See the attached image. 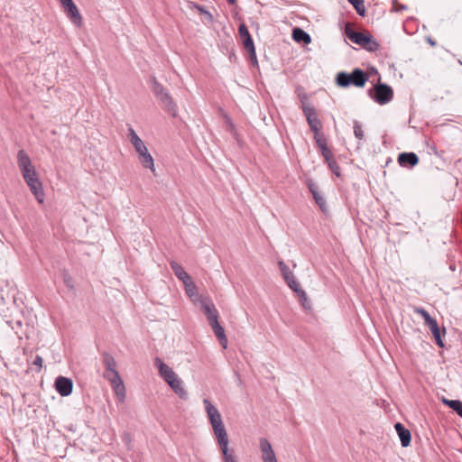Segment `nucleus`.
Listing matches in <instances>:
<instances>
[{"label": "nucleus", "instance_id": "obj_15", "mask_svg": "<svg viewBox=\"0 0 462 462\" xmlns=\"http://www.w3.org/2000/svg\"><path fill=\"white\" fill-rule=\"evenodd\" d=\"M308 188H309L310 191L311 192L316 203L319 205L320 209L323 212H325L326 208H327L326 200H325L324 197L321 195V193L319 191L318 185L315 182H313L312 180H310L308 182Z\"/></svg>", "mask_w": 462, "mask_h": 462}, {"label": "nucleus", "instance_id": "obj_9", "mask_svg": "<svg viewBox=\"0 0 462 462\" xmlns=\"http://www.w3.org/2000/svg\"><path fill=\"white\" fill-rule=\"evenodd\" d=\"M372 97L376 103L384 105L393 99V91L388 85L378 84L374 87V93Z\"/></svg>", "mask_w": 462, "mask_h": 462}, {"label": "nucleus", "instance_id": "obj_22", "mask_svg": "<svg viewBox=\"0 0 462 462\" xmlns=\"http://www.w3.org/2000/svg\"><path fill=\"white\" fill-rule=\"evenodd\" d=\"M170 265H171L174 274L176 275V277L179 280H180L183 283L186 282H189V280L191 279V277L185 272V270L180 263H178L174 261H171L170 263Z\"/></svg>", "mask_w": 462, "mask_h": 462}, {"label": "nucleus", "instance_id": "obj_21", "mask_svg": "<svg viewBox=\"0 0 462 462\" xmlns=\"http://www.w3.org/2000/svg\"><path fill=\"white\" fill-rule=\"evenodd\" d=\"M212 330L214 331L216 337L219 340L223 348L227 347V337L225 334V330L223 327L219 324V322H216L210 325Z\"/></svg>", "mask_w": 462, "mask_h": 462}, {"label": "nucleus", "instance_id": "obj_38", "mask_svg": "<svg viewBox=\"0 0 462 462\" xmlns=\"http://www.w3.org/2000/svg\"><path fill=\"white\" fill-rule=\"evenodd\" d=\"M433 337H434V338H435V340H436L437 345H438L439 346H441V347H442V346H443V342H442V340H441L440 332H439V333H438V334L433 335Z\"/></svg>", "mask_w": 462, "mask_h": 462}, {"label": "nucleus", "instance_id": "obj_36", "mask_svg": "<svg viewBox=\"0 0 462 462\" xmlns=\"http://www.w3.org/2000/svg\"><path fill=\"white\" fill-rule=\"evenodd\" d=\"M63 279H64L65 284L68 287L73 288V281H72V278L70 277V275L69 273H64Z\"/></svg>", "mask_w": 462, "mask_h": 462}, {"label": "nucleus", "instance_id": "obj_39", "mask_svg": "<svg viewBox=\"0 0 462 462\" xmlns=\"http://www.w3.org/2000/svg\"><path fill=\"white\" fill-rule=\"evenodd\" d=\"M360 1L361 0H348V2L351 3L352 5H354V4H359L360 5Z\"/></svg>", "mask_w": 462, "mask_h": 462}, {"label": "nucleus", "instance_id": "obj_31", "mask_svg": "<svg viewBox=\"0 0 462 462\" xmlns=\"http://www.w3.org/2000/svg\"><path fill=\"white\" fill-rule=\"evenodd\" d=\"M354 134L359 140H362L364 137V131L361 125L357 121H355L354 123Z\"/></svg>", "mask_w": 462, "mask_h": 462}, {"label": "nucleus", "instance_id": "obj_34", "mask_svg": "<svg viewBox=\"0 0 462 462\" xmlns=\"http://www.w3.org/2000/svg\"><path fill=\"white\" fill-rule=\"evenodd\" d=\"M320 152L327 162L334 159L333 154L331 151L328 148V146L321 148Z\"/></svg>", "mask_w": 462, "mask_h": 462}, {"label": "nucleus", "instance_id": "obj_30", "mask_svg": "<svg viewBox=\"0 0 462 462\" xmlns=\"http://www.w3.org/2000/svg\"><path fill=\"white\" fill-rule=\"evenodd\" d=\"M414 312L419 314V315H420L422 317V319H424L425 324H427L428 322H430V320L433 319V318L430 317L429 312L425 309H423V308L415 307L414 308Z\"/></svg>", "mask_w": 462, "mask_h": 462}, {"label": "nucleus", "instance_id": "obj_33", "mask_svg": "<svg viewBox=\"0 0 462 462\" xmlns=\"http://www.w3.org/2000/svg\"><path fill=\"white\" fill-rule=\"evenodd\" d=\"M426 325L429 327V328L431 331L432 335H435V334H438V333L440 332L439 325H438V322H437V320L435 319H433L432 320L428 322Z\"/></svg>", "mask_w": 462, "mask_h": 462}, {"label": "nucleus", "instance_id": "obj_18", "mask_svg": "<svg viewBox=\"0 0 462 462\" xmlns=\"http://www.w3.org/2000/svg\"><path fill=\"white\" fill-rule=\"evenodd\" d=\"M394 428L398 433L402 447H408L411 443V432L402 423L397 422Z\"/></svg>", "mask_w": 462, "mask_h": 462}, {"label": "nucleus", "instance_id": "obj_32", "mask_svg": "<svg viewBox=\"0 0 462 462\" xmlns=\"http://www.w3.org/2000/svg\"><path fill=\"white\" fill-rule=\"evenodd\" d=\"M329 169L331 170V171L337 175V176H339L340 175V168L338 166V164L337 163V162L333 159L329 162H327Z\"/></svg>", "mask_w": 462, "mask_h": 462}, {"label": "nucleus", "instance_id": "obj_27", "mask_svg": "<svg viewBox=\"0 0 462 462\" xmlns=\"http://www.w3.org/2000/svg\"><path fill=\"white\" fill-rule=\"evenodd\" d=\"M104 378L110 383L112 388L117 384L119 385L120 383H124L119 373L109 375H104Z\"/></svg>", "mask_w": 462, "mask_h": 462}, {"label": "nucleus", "instance_id": "obj_19", "mask_svg": "<svg viewBox=\"0 0 462 462\" xmlns=\"http://www.w3.org/2000/svg\"><path fill=\"white\" fill-rule=\"evenodd\" d=\"M398 162L402 166H415L419 162V158L414 152H402L398 156Z\"/></svg>", "mask_w": 462, "mask_h": 462}, {"label": "nucleus", "instance_id": "obj_24", "mask_svg": "<svg viewBox=\"0 0 462 462\" xmlns=\"http://www.w3.org/2000/svg\"><path fill=\"white\" fill-rule=\"evenodd\" d=\"M442 402L462 418V402L458 400H448L445 398H443Z\"/></svg>", "mask_w": 462, "mask_h": 462}, {"label": "nucleus", "instance_id": "obj_40", "mask_svg": "<svg viewBox=\"0 0 462 462\" xmlns=\"http://www.w3.org/2000/svg\"><path fill=\"white\" fill-rule=\"evenodd\" d=\"M229 5H235L236 0H226Z\"/></svg>", "mask_w": 462, "mask_h": 462}, {"label": "nucleus", "instance_id": "obj_7", "mask_svg": "<svg viewBox=\"0 0 462 462\" xmlns=\"http://www.w3.org/2000/svg\"><path fill=\"white\" fill-rule=\"evenodd\" d=\"M346 33L351 42L369 51H374L379 47L378 42L369 33L358 32L348 29L346 31Z\"/></svg>", "mask_w": 462, "mask_h": 462}, {"label": "nucleus", "instance_id": "obj_5", "mask_svg": "<svg viewBox=\"0 0 462 462\" xmlns=\"http://www.w3.org/2000/svg\"><path fill=\"white\" fill-rule=\"evenodd\" d=\"M367 80L368 75L360 69H355L351 73L341 71L336 77V83L341 88H363Z\"/></svg>", "mask_w": 462, "mask_h": 462}, {"label": "nucleus", "instance_id": "obj_14", "mask_svg": "<svg viewBox=\"0 0 462 462\" xmlns=\"http://www.w3.org/2000/svg\"><path fill=\"white\" fill-rule=\"evenodd\" d=\"M238 32L243 41L245 49H246L250 53H252L255 57L254 45L249 33V31L245 23H241L239 25Z\"/></svg>", "mask_w": 462, "mask_h": 462}, {"label": "nucleus", "instance_id": "obj_11", "mask_svg": "<svg viewBox=\"0 0 462 462\" xmlns=\"http://www.w3.org/2000/svg\"><path fill=\"white\" fill-rule=\"evenodd\" d=\"M200 306L207 317L209 326L218 321V312L209 299L200 298Z\"/></svg>", "mask_w": 462, "mask_h": 462}, {"label": "nucleus", "instance_id": "obj_35", "mask_svg": "<svg viewBox=\"0 0 462 462\" xmlns=\"http://www.w3.org/2000/svg\"><path fill=\"white\" fill-rule=\"evenodd\" d=\"M353 6L355 7L356 11L357 12V14L359 15L365 16V5H364V0L360 1V5L359 4H354Z\"/></svg>", "mask_w": 462, "mask_h": 462}, {"label": "nucleus", "instance_id": "obj_10", "mask_svg": "<svg viewBox=\"0 0 462 462\" xmlns=\"http://www.w3.org/2000/svg\"><path fill=\"white\" fill-rule=\"evenodd\" d=\"M259 448L263 462H278L275 452L266 438L259 439Z\"/></svg>", "mask_w": 462, "mask_h": 462}, {"label": "nucleus", "instance_id": "obj_37", "mask_svg": "<svg viewBox=\"0 0 462 462\" xmlns=\"http://www.w3.org/2000/svg\"><path fill=\"white\" fill-rule=\"evenodd\" d=\"M43 360L40 356H36L33 360V365H37L39 368L42 366Z\"/></svg>", "mask_w": 462, "mask_h": 462}, {"label": "nucleus", "instance_id": "obj_8", "mask_svg": "<svg viewBox=\"0 0 462 462\" xmlns=\"http://www.w3.org/2000/svg\"><path fill=\"white\" fill-rule=\"evenodd\" d=\"M60 2L70 22L77 27H80L82 25V17L74 2L72 0H60Z\"/></svg>", "mask_w": 462, "mask_h": 462}, {"label": "nucleus", "instance_id": "obj_29", "mask_svg": "<svg viewBox=\"0 0 462 462\" xmlns=\"http://www.w3.org/2000/svg\"><path fill=\"white\" fill-rule=\"evenodd\" d=\"M314 139L319 149L328 146L327 140L321 132L314 133Z\"/></svg>", "mask_w": 462, "mask_h": 462}, {"label": "nucleus", "instance_id": "obj_2", "mask_svg": "<svg viewBox=\"0 0 462 462\" xmlns=\"http://www.w3.org/2000/svg\"><path fill=\"white\" fill-rule=\"evenodd\" d=\"M16 162L24 182L30 189L35 199L40 204H42L45 199L43 186L40 180L39 174L25 150L21 149L17 152Z\"/></svg>", "mask_w": 462, "mask_h": 462}, {"label": "nucleus", "instance_id": "obj_3", "mask_svg": "<svg viewBox=\"0 0 462 462\" xmlns=\"http://www.w3.org/2000/svg\"><path fill=\"white\" fill-rule=\"evenodd\" d=\"M154 363L156 367L158 368L159 374L168 383L171 390L180 399H187L188 393L183 386V381L173 371V369L171 368L168 365H166L162 359L158 357L155 359Z\"/></svg>", "mask_w": 462, "mask_h": 462}, {"label": "nucleus", "instance_id": "obj_25", "mask_svg": "<svg viewBox=\"0 0 462 462\" xmlns=\"http://www.w3.org/2000/svg\"><path fill=\"white\" fill-rule=\"evenodd\" d=\"M191 5L194 9L198 10L200 14L204 15L206 23H212L214 22V17L209 11L196 3H191Z\"/></svg>", "mask_w": 462, "mask_h": 462}, {"label": "nucleus", "instance_id": "obj_23", "mask_svg": "<svg viewBox=\"0 0 462 462\" xmlns=\"http://www.w3.org/2000/svg\"><path fill=\"white\" fill-rule=\"evenodd\" d=\"M292 38L297 42L309 44L311 42L310 36L300 28H294L292 31Z\"/></svg>", "mask_w": 462, "mask_h": 462}, {"label": "nucleus", "instance_id": "obj_20", "mask_svg": "<svg viewBox=\"0 0 462 462\" xmlns=\"http://www.w3.org/2000/svg\"><path fill=\"white\" fill-rule=\"evenodd\" d=\"M183 284L185 287L186 294L189 296V298H190L193 302L199 301L200 303V298L203 297L199 295L197 286L192 279L189 280V282H186Z\"/></svg>", "mask_w": 462, "mask_h": 462}, {"label": "nucleus", "instance_id": "obj_1", "mask_svg": "<svg viewBox=\"0 0 462 462\" xmlns=\"http://www.w3.org/2000/svg\"><path fill=\"white\" fill-rule=\"evenodd\" d=\"M203 404L214 436L222 453L223 462H237L234 450H229L227 431L218 409L208 399H204Z\"/></svg>", "mask_w": 462, "mask_h": 462}, {"label": "nucleus", "instance_id": "obj_28", "mask_svg": "<svg viewBox=\"0 0 462 462\" xmlns=\"http://www.w3.org/2000/svg\"><path fill=\"white\" fill-rule=\"evenodd\" d=\"M278 265L284 280L288 279V277L290 278L291 275L293 274L289 266L283 261H279Z\"/></svg>", "mask_w": 462, "mask_h": 462}, {"label": "nucleus", "instance_id": "obj_17", "mask_svg": "<svg viewBox=\"0 0 462 462\" xmlns=\"http://www.w3.org/2000/svg\"><path fill=\"white\" fill-rule=\"evenodd\" d=\"M285 282L287 285L294 291L296 292L301 300L306 301L307 300V294L306 292L301 289L300 284L296 280L295 276L292 274L288 279H285Z\"/></svg>", "mask_w": 462, "mask_h": 462}, {"label": "nucleus", "instance_id": "obj_6", "mask_svg": "<svg viewBox=\"0 0 462 462\" xmlns=\"http://www.w3.org/2000/svg\"><path fill=\"white\" fill-rule=\"evenodd\" d=\"M152 90L156 98L160 101L162 107L171 114L172 116H176L177 106L169 92L164 87L160 84L155 78L151 79Z\"/></svg>", "mask_w": 462, "mask_h": 462}, {"label": "nucleus", "instance_id": "obj_12", "mask_svg": "<svg viewBox=\"0 0 462 462\" xmlns=\"http://www.w3.org/2000/svg\"><path fill=\"white\" fill-rule=\"evenodd\" d=\"M303 113L306 116L308 125H310V128L313 132V134L320 132L321 122L317 116L315 108L313 106H304Z\"/></svg>", "mask_w": 462, "mask_h": 462}, {"label": "nucleus", "instance_id": "obj_13", "mask_svg": "<svg viewBox=\"0 0 462 462\" xmlns=\"http://www.w3.org/2000/svg\"><path fill=\"white\" fill-rule=\"evenodd\" d=\"M55 388L61 396H69L72 392L73 383L67 377L59 376L55 381Z\"/></svg>", "mask_w": 462, "mask_h": 462}, {"label": "nucleus", "instance_id": "obj_26", "mask_svg": "<svg viewBox=\"0 0 462 462\" xmlns=\"http://www.w3.org/2000/svg\"><path fill=\"white\" fill-rule=\"evenodd\" d=\"M112 389H113L116 396L117 397L118 401L120 402H124L125 400V397H126L125 387L124 383H120L119 385L118 384L116 385Z\"/></svg>", "mask_w": 462, "mask_h": 462}, {"label": "nucleus", "instance_id": "obj_4", "mask_svg": "<svg viewBox=\"0 0 462 462\" xmlns=\"http://www.w3.org/2000/svg\"><path fill=\"white\" fill-rule=\"evenodd\" d=\"M128 138L135 152L138 154L139 160L143 167L149 169L155 175L154 160L149 152L143 141L138 136L133 127H128Z\"/></svg>", "mask_w": 462, "mask_h": 462}, {"label": "nucleus", "instance_id": "obj_16", "mask_svg": "<svg viewBox=\"0 0 462 462\" xmlns=\"http://www.w3.org/2000/svg\"><path fill=\"white\" fill-rule=\"evenodd\" d=\"M103 364L105 365L103 376L118 373L116 369V362L109 353L103 354Z\"/></svg>", "mask_w": 462, "mask_h": 462}]
</instances>
